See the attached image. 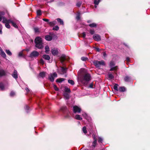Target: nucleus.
Masks as SVG:
<instances>
[{
	"mask_svg": "<svg viewBox=\"0 0 150 150\" xmlns=\"http://www.w3.org/2000/svg\"><path fill=\"white\" fill-rule=\"evenodd\" d=\"M80 71L81 74L78 78V81L83 86H86L91 79V75L89 74L86 72L84 69H81Z\"/></svg>",
	"mask_w": 150,
	"mask_h": 150,
	"instance_id": "obj_1",
	"label": "nucleus"
},
{
	"mask_svg": "<svg viewBox=\"0 0 150 150\" xmlns=\"http://www.w3.org/2000/svg\"><path fill=\"white\" fill-rule=\"evenodd\" d=\"M2 22L5 24V26L6 28H10V26L9 23H11L12 25L15 28H18V27L16 24L18 23V21L14 19L13 20L11 19H7L5 17L3 18Z\"/></svg>",
	"mask_w": 150,
	"mask_h": 150,
	"instance_id": "obj_2",
	"label": "nucleus"
},
{
	"mask_svg": "<svg viewBox=\"0 0 150 150\" xmlns=\"http://www.w3.org/2000/svg\"><path fill=\"white\" fill-rule=\"evenodd\" d=\"M35 47L39 49H41L43 47L42 40L40 37H37L35 40Z\"/></svg>",
	"mask_w": 150,
	"mask_h": 150,
	"instance_id": "obj_3",
	"label": "nucleus"
},
{
	"mask_svg": "<svg viewBox=\"0 0 150 150\" xmlns=\"http://www.w3.org/2000/svg\"><path fill=\"white\" fill-rule=\"evenodd\" d=\"M115 62L113 61H111L110 62L109 66L110 67V71H115V73L117 74L116 71L118 69V67L117 66H115Z\"/></svg>",
	"mask_w": 150,
	"mask_h": 150,
	"instance_id": "obj_4",
	"label": "nucleus"
},
{
	"mask_svg": "<svg viewBox=\"0 0 150 150\" xmlns=\"http://www.w3.org/2000/svg\"><path fill=\"white\" fill-rule=\"evenodd\" d=\"M93 62L95 67L99 69H100L101 66H105V62L103 60L100 61L95 60Z\"/></svg>",
	"mask_w": 150,
	"mask_h": 150,
	"instance_id": "obj_5",
	"label": "nucleus"
},
{
	"mask_svg": "<svg viewBox=\"0 0 150 150\" xmlns=\"http://www.w3.org/2000/svg\"><path fill=\"white\" fill-rule=\"evenodd\" d=\"M118 85L117 84L115 83L114 86L113 88L114 90L118 91V90L121 92H124L126 91V88L124 86H121L118 88Z\"/></svg>",
	"mask_w": 150,
	"mask_h": 150,
	"instance_id": "obj_6",
	"label": "nucleus"
},
{
	"mask_svg": "<svg viewBox=\"0 0 150 150\" xmlns=\"http://www.w3.org/2000/svg\"><path fill=\"white\" fill-rule=\"evenodd\" d=\"M57 75L56 72H54L52 73H51L49 76L48 78L51 82H53L54 80V78H56Z\"/></svg>",
	"mask_w": 150,
	"mask_h": 150,
	"instance_id": "obj_7",
	"label": "nucleus"
},
{
	"mask_svg": "<svg viewBox=\"0 0 150 150\" xmlns=\"http://www.w3.org/2000/svg\"><path fill=\"white\" fill-rule=\"evenodd\" d=\"M39 55V53L38 52L34 51L31 52L29 56L31 58L35 57H38Z\"/></svg>",
	"mask_w": 150,
	"mask_h": 150,
	"instance_id": "obj_8",
	"label": "nucleus"
},
{
	"mask_svg": "<svg viewBox=\"0 0 150 150\" xmlns=\"http://www.w3.org/2000/svg\"><path fill=\"white\" fill-rule=\"evenodd\" d=\"M81 108L76 105L74 106L73 107V111L74 113H79L81 112Z\"/></svg>",
	"mask_w": 150,
	"mask_h": 150,
	"instance_id": "obj_9",
	"label": "nucleus"
},
{
	"mask_svg": "<svg viewBox=\"0 0 150 150\" xmlns=\"http://www.w3.org/2000/svg\"><path fill=\"white\" fill-rule=\"evenodd\" d=\"M52 54L54 56L57 55L59 53V50L57 48H54L51 50Z\"/></svg>",
	"mask_w": 150,
	"mask_h": 150,
	"instance_id": "obj_10",
	"label": "nucleus"
},
{
	"mask_svg": "<svg viewBox=\"0 0 150 150\" xmlns=\"http://www.w3.org/2000/svg\"><path fill=\"white\" fill-rule=\"evenodd\" d=\"M93 39L99 41L101 40L100 36L98 34H95L93 36Z\"/></svg>",
	"mask_w": 150,
	"mask_h": 150,
	"instance_id": "obj_11",
	"label": "nucleus"
},
{
	"mask_svg": "<svg viewBox=\"0 0 150 150\" xmlns=\"http://www.w3.org/2000/svg\"><path fill=\"white\" fill-rule=\"evenodd\" d=\"M0 54L4 58H5L6 57V55L5 53L1 47H0Z\"/></svg>",
	"mask_w": 150,
	"mask_h": 150,
	"instance_id": "obj_12",
	"label": "nucleus"
},
{
	"mask_svg": "<svg viewBox=\"0 0 150 150\" xmlns=\"http://www.w3.org/2000/svg\"><path fill=\"white\" fill-rule=\"evenodd\" d=\"M12 76L16 79L18 78V74L17 71L14 70L13 74H12Z\"/></svg>",
	"mask_w": 150,
	"mask_h": 150,
	"instance_id": "obj_13",
	"label": "nucleus"
},
{
	"mask_svg": "<svg viewBox=\"0 0 150 150\" xmlns=\"http://www.w3.org/2000/svg\"><path fill=\"white\" fill-rule=\"evenodd\" d=\"M56 24V21H49L48 22V24L50 26H53Z\"/></svg>",
	"mask_w": 150,
	"mask_h": 150,
	"instance_id": "obj_14",
	"label": "nucleus"
},
{
	"mask_svg": "<svg viewBox=\"0 0 150 150\" xmlns=\"http://www.w3.org/2000/svg\"><path fill=\"white\" fill-rule=\"evenodd\" d=\"M45 39L47 41H50L52 39V37L50 35H47L45 37Z\"/></svg>",
	"mask_w": 150,
	"mask_h": 150,
	"instance_id": "obj_15",
	"label": "nucleus"
},
{
	"mask_svg": "<svg viewBox=\"0 0 150 150\" xmlns=\"http://www.w3.org/2000/svg\"><path fill=\"white\" fill-rule=\"evenodd\" d=\"M6 75V72L4 70L1 69L0 70V77L5 76Z\"/></svg>",
	"mask_w": 150,
	"mask_h": 150,
	"instance_id": "obj_16",
	"label": "nucleus"
},
{
	"mask_svg": "<svg viewBox=\"0 0 150 150\" xmlns=\"http://www.w3.org/2000/svg\"><path fill=\"white\" fill-rule=\"evenodd\" d=\"M42 57L46 60H49L50 59L49 56L46 54L43 55Z\"/></svg>",
	"mask_w": 150,
	"mask_h": 150,
	"instance_id": "obj_17",
	"label": "nucleus"
},
{
	"mask_svg": "<svg viewBox=\"0 0 150 150\" xmlns=\"http://www.w3.org/2000/svg\"><path fill=\"white\" fill-rule=\"evenodd\" d=\"M64 96L65 98L66 99H68L69 98V93H64Z\"/></svg>",
	"mask_w": 150,
	"mask_h": 150,
	"instance_id": "obj_18",
	"label": "nucleus"
},
{
	"mask_svg": "<svg viewBox=\"0 0 150 150\" xmlns=\"http://www.w3.org/2000/svg\"><path fill=\"white\" fill-rule=\"evenodd\" d=\"M45 52L46 54H48L50 51V48L48 45H46L45 47Z\"/></svg>",
	"mask_w": 150,
	"mask_h": 150,
	"instance_id": "obj_19",
	"label": "nucleus"
},
{
	"mask_svg": "<svg viewBox=\"0 0 150 150\" xmlns=\"http://www.w3.org/2000/svg\"><path fill=\"white\" fill-rule=\"evenodd\" d=\"M108 78L110 79H111L114 78V76L112 74L109 73L108 74Z\"/></svg>",
	"mask_w": 150,
	"mask_h": 150,
	"instance_id": "obj_20",
	"label": "nucleus"
},
{
	"mask_svg": "<svg viewBox=\"0 0 150 150\" xmlns=\"http://www.w3.org/2000/svg\"><path fill=\"white\" fill-rule=\"evenodd\" d=\"M65 80V79L59 78V79H57L56 80V81L57 82L60 83L62 82V81H64Z\"/></svg>",
	"mask_w": 150,
	"mask_h": 150,
	"instance_id": "obj_21",
	"label": "nucleus"
},
{
	"mask_svg": "<svg viewBox=\"0 0 150 150\" xmlns=\"http://www.w3.org/2000/svg\"><path fill=\"white\" fill-rule=\"evenodd\" d=\"M97 143V139H95L94 141L92 143V148L93 149H94L95 146L96 145Z\"/></svg>",
	"mask_w": 150,
	"mask_h": 150,
	"instance_id": "obj_22",
	"label": "nucleus"
},
{
	"mask_svg": "<svg viewBox=\"0 0 150 150\" xmlns=\"http://www.w3.org/2000/svg\"><path fill=\"white\" fill-rule=\"evenodd\" d=\"M75 118L77 120H81L82 119V118L80 117V115H76L75 116Z\"/></svg>",
	"mask_w": 150,
	"mask_h": 150,
	"instance_id": "obj_23",
	"label": "nucleus"
},
{
	"mask_svg": "<svg viewBox=\"0 0 150 150\" xmlns=\"http://www.w3.org/2000/svg\"><path fill=\"white\" fill-rule=\"evenodd\" d=\"M124 80L126 82H129L130 81L131 78L130 77L127 76H126L124 79Z\"/></svg>",
	"mask_w": 150,
	"mask_h": 150,
	"instance_id": "obj_24",
	"label": "nucleus"
},
{
	"mask_svg": "<svg viewBox=\"0 0 150 150\" xmlns=\"http://www.w3.org/2000/svg\"><path fill=\"white\" fill-rule=\"evenodd\" d=\"M39 75L40 77L43 78L45 76V73L44 72H40L39 74Z\"/></svg>",
	"mask_w": 150,
	"mask_h": 150,
	"instance_id": "obj_25",
	"label": "nucleus"
},
{
	"mask_svg": "<svg viewBox=\"0 0 150 150\" xmlns=\"http://www.w3.org/2000/svg\"><path fill=\"white\" fill-rule=\"evenodd\" d=\"M65 56L64 55H62L61 57V60L62 62H63L65 60Z\"/></svg>",
	"mask_w": 150,
	"mask_h": 150,
	"instance_id": "obj_26",
	"label": "nucleus"
},
{
	"mask_svg": "<svg viewBox=\"0 0 150 150\" xmlns=\"http://www.w3.org/2000/svg\"><path fill=\"white\" fill-rule=\"evenodd\" d=\"M0 89L1 90H5V88L4 84L2 83H0Z\"/></svg>",
	"mask_w": 150,
	"mask_h": 150,
	"instance_id": "obj_27",
	"label": "nucleus"
},
{
	"mask_svg": "<svg viewBox=\"0 0 150 150\" xmlns=\"http://www.w3.org/2000/svg\"><path fill=\"white\" fill-rule=\"evenodd\" d=\"M61 110L63 112H64L65 111L67 110V107L65 106H63L61 108Z\"/></svg>",
	"mask_w": 150,
	"mask_h": 150,
	"instance_id": "obj_28",
	"label": "nucleus"
},
{
	"mask_svg": "<svg viewBox=\"0 0 150 150\" xmlns=\"http://www.w3.org/2000/svg\"><path fill=\"white\" fill-rule=\"evenodd\" d=\"M64 93H70L71 92V91L70 89L69 88H67V87H65V88L64 89Z\"/></svg>",
	"mask_w": 150,
	"mask_h": 150,
	"instance_id": "obj_29",
	"label": "nucleus"
},
{
	"mask_svg": "<svg viewBox=\"0 0 150 150\" xmlns=\"http://www.w3.org/2000/svg\"><path fill=\"white\" fill-rule=\"evenodd\" d=\"M89 25L91 28L95 27L97 26V24L95 23H93L91 24H89Z\"/></svg>",
	"mask_w": 150,
	"mask_h": 150,
	"instance_id": "obj_30",
	"label": "nucleus"
},
{
	"mask_svg": "<svg viewBox=\"0 0 150 150\" xmlns=\"http://www.w3.org/2000/svg\"><path fill=\"white\" fill-rule=\"evenodd\" d=\"M57 21L60 24L63 25L64 22L60 18H57Z\"/></svg>",
	"mask_w": 150,
	"mask_h": 150,
	"instance_id": "obj_31",
	"label": "nucleus"
},
{
	"mask_svg": "<svg viewBox=\"0 0 150 150\" xmlns=\"http://www.w3.org/2000/svg\"><path fill=\"white\" fill-rule=\"evenodd\" d=\"M61 71L62 74L65 73L66 72V69L63 67H62L61 68Z\"/></svg>",
	"mask_w": 150,
	"mask_h": 150,
	"instance_id": "obj_32",
	"label": "nucleus"
},
{
	"mask_svg": "<svg viewBox=\"0 0 150 150\" xmlns=\"http://www.w3.org/2000/svg\"><path fill=\"white\" fill-rule=\"evenodd\" d=\"M101 0H94V3L95 5H98Z\"/></svg>",
	"mask_w": 150,
	"mask_h": 150,
	"instance_id": "obj_33",
	"label": "nucleus"
},
{
	"mask_svg": "<svg viewBox=\"0 0 150 150\" xmlns=\"http://www.w3.org/2000/svg\"><path fill=\"white\" fill-rule=\"evenodd\" d=\"M82 131L84 133L86 134L87 133V131L86 127L84 126L82 128Z\"/></svg>",
	"mask_w": 150,
	"mask_h": 150,
	"instance_id": "obj_34",
	"label": "nucleus"
},
{
	"mask_svg": "<svg viewBox=\"0 0 150 150\" xmlns=\"http://www.w3.org/2000/svg\"><path fill=\"white\" fill-rule=\"evenodd\" d=\"M68 83L71 85H74V81L72 80H68Z\"/></svg>",
	"mask_w": 150,
	"mask_h": 150,
	"instance_id": "obj_35",
	"label": "nucleus"
},
{
	"mask_svg": "<svg viewBox=\"0 0 150 150\" xmlns=\"http://www.w3.org/2000/svg\"><path fill=\"white\" fill-rule=\"evenodd\" d=\"M6 52L9 55L11 56L12 55V53L9 50H6Z\"/></svg>",
	"mask_w": 150,
	"mask_h": 150,
	"instance_id": "obj_36",
	"label": "nucleus"
},
{
	"mask_svg": "<svg viewBox=\"0 0 150 150\" xmlns=\"http://www.w3.org/2000/svg\"><path fill=\"white\" fill-rule=\"evenodd\" d=\"M37 15L38 16H40L42 14V12L41 10H38L37 11Z\"/></svg>",
	"mask_w": 150,
	"mask_h": 150,
	"instance_id": "obj_37",
	"label": "nucleus"
},
{
	"mask_svg": "<svg viewBox=\"0 0 150 150\" xmlns=\"http://www.w3.org/2000/svg\"><path fill=\"white\" fill-rule=\"evenodd\" d=\"M59 27L57 25L55 26L53 28V30H58L59 29Z\"/></svg>",
	"mask_w": 150,
	"mask_h": 150,
	"instance_id": "obj_38",
	"label": "nucleus"
},
{
	"mask_svg": "<svg viewBox=\"0 0 150 150\" xmlns=\"http://www.w3.org/2000/svg\"><path fill=\"white\" fill-rule=\"evenodd\" d=\"M81 59L83 61H85L88 60V58L86 57H81Z\"/></svg>",
	"mask_w": 150,
	"mask_h": 150,
	"instance_id": "obj_39",
	"label": "nucleus"
},
{
	"mask_svg": "<svg viewBox=\"0 0 150 150\" xmlns=\"http://www.w3.org/2000/svg\"><path fill=\"white\" fill-rule=\"evenodd\" d=\"M82 116L86 119H87V115L86 114L85 112H83L82 114Z\"/></svg>",
	"mask_w": 150,
	"mask_h": 150,
	"instance_id": "obj_40",
	"label": "nucleus"
},
{
	"mask_svg": "<svg viewBox=\"0 0 150 150\" xmlns=\"http://www.w3.org/2000/svg\"><path fill=\"white\" fill-rule=\"evenodd\" d=\"M25 109L26 111V112H28V110H29V107L27 105H26L25 106Z\"/></svg>",
	"mask_w": 150,
	"mask_h": 150,
	"instance_id": "obj_41",
	"label": "nucleus"
},
{
	"mask_svg": "<svg viewBox=\"0 0 150 150\" xmlns=\"http://www.w3.org/2000/svg\"><path fill=\"white\" fill-rule=\"evenodd\" d=\"M93 83H91L89 85V86H88V88H93Z\"/></svg>",
	"mask_w": 150,
	"mask_h": 150,
	"instance_id": "obj_42",
	"label": "nucleus"
},
{
	"mask_svg": "<svg viewBox=\"0 0 150 150\" xmlns=\"http://www.w3.org/2000/svg\"><path fill=\"white\" fill-rule=\"evenodd\" d=\"M34 30L35 33H38L39 32V29L38 28H34Z\"/></svg>",
	"mask_w": 150,
	"mask_h": 150,
	"instance_id": "obj_43",
	"label": "nucleus"
},
{
	"mask_svg": "<svg viewBox=\"0 0 150 150\" xmlns=\"http://www.w3.org/2000/svg\"><path fill=\"white\" fill-rule=\"evenodd\" d=\"M39 62L40 64H44V61L42 59H41L40 60Z\"/></svg>",
	"mask_w": 150,
	"mask_h": 150,
	"instance_id": "obj_44",
	"label": "nucleus"
},
{
	"mask_svg": "<svg viewBox=\"0 0 150 150\" xmlns=\"http://www.w3.org/2000/svg\"><path fill=\"white\" fill-rule=\"evenodd\" d=\"M76 19L77 20H79L80 19V14L79 13H78L77 14L76 16Z\"/></svg>",
	"mask_w": 150,
	"mask_h": 150,
	"instance_id": "obj_45",
	"label": "nucleus"
},
{
	"mask_svg": "<svg viewBox=\"0 0 150 150\" xmlns=\"http://www.w3.org/2000/svg\"><path fill=\"white\" fill-rule=\"evenodd\" d=\"M103 141V139L101 137H99L98 140V142L99 143H102Z\"/></svg>",
	"mask_w": 150,
	"mask_h": 150,
	"instance_id": "obj_46",
	"label": "nucleus"
},
{
	"mask_svg": "<svg viewBox=\"0 0 150 150\" xmlns=\"http://www.w3.org/2000/svg\"><path fill=\"white\" fill-rule=\"evenodd\" d=\"M81 2H78L77 3V4H76V6H77L78 7H80L81 4Z\"/></svg>",
	"mask_w": 150,
	"mask_h": 150,
	"instance_id": "obj_47",
	"label": "nucleus"
},
{
	"mask_svg": "<svg viewBox=\"0 0 150 150\" xmlns=\"http://www.w3.org/2000/svg\"><path fill=\"white\" fill-rule=\"evenodd\" d=\"M53 87L55 91H57L59 90L58 88L56 85H54Z\"/></svg>",
	"mask_w": 150,
	"mask_h": 150,
	"instance_id": "obj_48",
	"label": "nucleus"
},
{
	"mask_svg": "<svg viewBox=\"0 0 150 150\" xmlns=\"http://www.w3.org/2000/svg\"><path fill=\"white\" fill-rule=\"evenodd\" d=\"M15 94V93L13 91H12L10 93V96H13Z\"/></svg>",
	"mask_w": 150,
	"mask_h": 150,
	"instance_id": "obj_49",
	"label": "nucleus"
},
{
	"mask_svg": "<svg viewBox=\"0 0 150 150\" xmlns=\"http://www.w3.org/2000/svg\"><path fill=\"white\" fill-rule=\"evenodd\" d=\"M2 25L0 23V34H1L2 33Z\"/></svg>",
	"mask_w": 150,
	"mask_h": 150,
	"instance_id": "obj_50",
	"label": "nucleus"
},
{
	"mask_svg": "<svg viewBox=\"0 0 150 150\" xmlns=\"http://www.w3.org/2000/svg\"><path fill=\"white\" fill-rule=\"evenodd\" d=\"M42 20L45 22H47V23L48 24V22H49L50 20L49 19H45V18H43L42 19Z\"/></svg>",
	"mask_w": 150,
	"mask_h": 150,
	"instance_id": "obj_51",
	"label": "nucleus"
},
{
	"mask_svg": "<svg viewBox=\"0 0 150 150\" xmlns=\"http://www.w3.org/2000/svg\"><path fill=\"white\" fill-rule=\"evenodd\" d=\"M82 35L83 37L85 38L86 35L85 33V32H83L82 33Z\"/></svg>",
	"mask_w": 150,
	"mask_h": 150,
	"instance_id": "obj_52",
	"label": "nucleus"
},
{
	"mask_svg": "<svg viewBox=\"0 0 150 150\" xmlns=\"http://www.w3.org/2000/svg\"><path fill=\"white\" fill-rule=\"evenodd\" d=\"M90 33L91 34L93 35L94 34V31L93 30H90Z\"/></svg>",
	"mask_w": 150,
	"mask_h": 150,
	"instance_id": "obj_53",
	"label": "nucleus"
},
{
	"mask_svg": "<svg viewBox=\"0 0 150 150\" xmlns=\"http://www.w3.org/2000/svg\"><path fill=\"white\" fill-rule=\"evenodd\" d=\"M23 56V53L21 52H19L18 54V56L19 57H21Z\"/></svg>",
	"mask_w": 150,
	"mask_h": 150,
	"instance_id": "obj_54",
	"label": "nucleus"
},
{
	"mask_svg": "<svg viewBox=\"0 0 150 150\" xmlns=\"http://www.w3.org/2000/svg\"><path fill=\"white\" fill-rule=\"evenodd\" d=\"M103 55L104 57H106L107 54L105 52H104L103 53Z\"/></svg>",
	"mask_w": 150,
	"mask_h": 150,
	"instance_id": "obj_55",
	"label": "nucleus"
},
{
	"mask_svg": "<svg viewBox=\"0 0 150 150\" xmlns=\"http://www.w3.org/2000/svg\"><path fill=\"white\" fill-rule=\"evenodd\" d=\"M4 17H3L2 16L0 15V21H1L2 20H3V18Z\"/></svg>",
	"mask_w": 150,
	"mask_h": 150,
	"instance_id": "obj_56",
	"label": "nucleus"
},
{
	"mask_svg": "<svg viewBox=\"0 0 150 150\" xmlns=\"http://www.w3.org/2000/svg\"><path fill=\"white\" fill-rule=\"evenodd\" d=\"M92 137H93V139H94V140H95V139H97L96 138L95 135L94 134H93L92 135Z\"/></svg>",
	"mask_w": 150,
	"mask_h": 150,
	"instance_id": "obj_57",
	"label": "nucleus"
},
{
	"mask_svg": "<svg viewBox=\"0 0 150 150\" xmlns=\"http://www.w3.org/2000/svg\"><path fill=\"white\" fill-rule=\"evenodd\" d=\"M95 48L96 49L97 51L98 52H99L100 51V50L98 48L96 47Z\"/></svg>",
	"mask_w": 150,
	"mask_h": 150,
	"instance_id": "obj_58",
	"label": "nucleus"
},
{
	"mask_svg": "<svg viewBox=\"0 0 150 150\" xmlns=\"http://www.w3.org/2000/svg\"><path fill=\"white\" fill-rule=\"evenodd\" d=\"M25 90L27 92H28V91H29V89L28 88H25Z\"/></svg>",
	"mask_w": 150,
	"mask_h": 150,
	"instance_id": "obj_59",
	"label": "nucleus"
},
{
	"mask_svg": "<svg viewBox=\"0 0 150 150\" xmlns=\"http://www.w3.org/2000/svg\"><path fill=\"white\" fill-rule=\"evenodd\" d=\"M126 60L127 61H129V57H127L126 58Z\"/></svg>",
	"mask_w": 150,
	"mask_h": 150,
	"instance_id": "obj_60",
	"label": "nucleus"
},
{
	"mask_svg": "<svg viewBox=\"0 0 150 150\" xmlns=\"http://www.w3.org/2000/svg\"><path fill=\"white\" fill-rule=\"evenodd\" d=\"M87 22L88 23H89L91 22V21L90 20H88L87 21Z\"/></svg>",
	"mask_w": 150,
	"mask_h": 150,
	"instance_id": "obj_61",
	"label": "nucleus"
},
{
	"mask_svg": "<svg viewBox=\"0 0 150 150\" xmlns=\"http://www.w3.org/2000/svg\"><path fill=\"white\" fill-rule=\"evenodd\" d=\"M96 5H95V8H97V6H96Z\"/></svg>",
	"mask_w": 150,
	"mask_h": 150,
	"instance_id": "obj_62",
	"label": "nucleus"
},
{
	"mask_svg": "<svg viewBox=\"0 0 150 150\" xmlns=\"http://www.w3.org/2000/svg\"><path fill=\"white\" fill-rule=\"evenodd\" d=\"M52 1H53L54 0H51Z\"/></svg>",
	"mask_w": 150,
	"mask_h": 150,
	"instance_id": "obj_63",
	"label": "nucleus"
},
{
	"mask_svg": "<svg viewBox=\"0 0 150 150\" xmlns=\"http://www.w3.org/2000/svg\"><path fill=\"white\" fill-rule=\"evenodd\" d=\"M102 150H104V149H102Z\"/></svg>",
	"mask_w": 150,
	"mask_h": 150,
	"instance_id": "obj_64",
	"label": "nucleus"
}]
</instances>
